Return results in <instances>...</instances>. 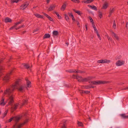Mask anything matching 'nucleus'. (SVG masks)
<instances>
[{
    "mask_svg": "<svg viewBox=\"0 0 128 128\" xmlns=\"http://www.w3.org/2000/svg\"><path fill=\"white\" fill-rule=\"evenodd\" d=\"M25 87L22 85H20L19 84L18 81H17L13 84L11 86L8 88L4 92V94L8 96L11 95L9 98L10 100L8 103L9 104L12 105L14 102L13 97L12 95V92L16 89H17L20 92H23L24 91Z\"/></svg>",
    "mask_w": 128,
    "mask_h": 128,
    "instance_id": "1",
    "label": "nucleus"
},
{
    "mask_svg": "<svg viewBox=\"0 0 128 128\" xmlns=\"http://www.w3.org/2000/svg\"><path fill=\"white\" fill-rule=\"evenodd\" d=\"M90 83H92L94 85H100L106 84L108 82L104 80H97L94 81H91L89 82Z\"/></svg>",
    "mask_w": 128,
    "mask_h": 128,
    "instance_id": "2",
    "label": "nucleus"
},
{
    "mask_svg": "<svg viewBox=\"0 0 128 128\" xmlns=\"http://www.w3.org/2000/svg\"><path fill=\"white\" fill-rule=\"evenodd\" d=\"M20 118H21L20 116H12L8 120V122H10L12 121V120H13L15 122H17L18 121Z\"/></svg>",
    "mask_w": 128,
    "mask_h": 128,
    "instance_id": "3",
    "label": "nucleus"
},
{
    "mask_svg": "<svg viewBox=\"0 0 128 128\" xmlns=\"http://www.w3.org/2000/svg\"><path fill=\"white\" fill-rule=\"evenodd\" d=\"M12 70H11V72L7 74L3 78V80L5 81L6 82H7L10 79V76L12 74Z\"/></svg>",
    "mask_w": 128,
    "mask_h": 128,
    "instance_id": "4",
    "label": "nucleus"
},
{
    "mask_svg": "<svg viewBox=\"0 0 128 128\" xmlns=\"http://www.w3.org/2000/svg\"><path fill=\"white\" fill-rule=\"evenodd\" d=\"M29 3L27 2H24L20 7V9L22 10H24L29 5Z\"/></svg>",
    "mask_w": 128,
    "mask_h": 128,
    "instance_id": "5",
    "label": "nucleus"
},
{
    "mask_svg": "<svg viewBox=\"0 0 128 128\" xmlns=\"http://www.w3.org/2000/svg\"><path fill=\"white\" fill-rule=\"evenodd\" d=\"M110 62L109 60L107 59L101 60L97 61V62L99 63H106Z\"/></svg>",
    "mask_w": 128,
    "mask_h": 128,
    "instance_id": "6",
    "label": "nucleus"
},
{
    "mask_svg": "<svg viewBox=\"0 0 128 128\" xmlns=\"http://www.w3.org/2000/svg\"><path fill=\"white\" fill-rule=\"evenodd\" d=\"M125 62L123 60H119L117 61L116 63V65L117 66H119L124 64Z\"/></svg>",
    "mask_w": 128,
    "mask_h": 128,
    "instance_id": "7",
    "label": "nucleus"
},
{
    "mask_svg": "<svg viewBox=\"0 0 128 128\" xmlns=\"http://www.w3.org/2000/svg\"><path fill=\"white\" fill-rule=\"evenodd\" d=\"M93 78L92 76H88L86 78H82L83 82H86L91 80Z\"/></svg>",
    "mask_w": 128,
    "mask_h": 128,
    "instance_id": "8",
    "label": "nucleus"
},
{
    "mask_svg": "<svg viewBox=\"0 0 128 128\" xmlns=\"http://www.w3.org/2000/svg\"><path fill=\"white\" fill-rule=\"evenodd\" d=\"M56 7V5L54 4H52L50 5L48 9V11H50L54 10Z\"/></svg>",
    "mask_w": 128,
    "mask_h": 128,
    "instance_id": "9",
    "label": "nucleus"
},
{
    "mask_svg": "<svg viewBox=\"0 0 128 128\" xmlns=\"http://www.w3.org/2000/svg\"><path fill=\"white\" fill-rule=\"evenodd\" d=\"M25 80L26 82L27 86L28 87H31V82L29 81L28 78H26Z\"/></svg>",
    "mask_w": 128,
    "mask_h": 128,
    "instance_id": "10",
    "label": "nucleus"
},
{
    "mask_svg": "<svg viewBox=\"0 0 128 128\" xmlns=\"http://www.w3.org/2000/svg\"><path fill=\"white\" fill-rule=\"evenodd\" d=\"M18 105V104H15L14 106H12L11 107V108L12 112H13L17 108Z\"/></svg>",
    "mask_w": 128,
    "mask_h": 128,
    "instance_id": "11",
    "label": "nucleus"
},
{
    "mask_svg": "<svg viewBox=\"0 0 128 128\" xmlns=\"http://www.w3.org/2000/svg\"><path fill=\"white\" fill-rule=\"evenodd\" d=\"M94 0H85L82 1V2H84L87 4H89L93 2Z\"/></svg>",
    "mask_w": 128,
    "mask_h": 128,
    "instance_id": "12",
    "label": "nucleus"
},
{
    "mask_svg": "<svg viewBox=\"0 0 128 128\" xmlns=\"http://www.w3.org/2000/svg\"><path fill=\"white\" fill-rule=\"evenodd\" d=\"M43 14H44V15L48 18L50 21H53L52 18L50 16H49L47 14H46L45 13H43Z\"/></svg>",
    "mask_w": 128,
    "mask_h": 128,
    "instance_id": "13",
    "label": "nucleus"
},
{
    "mask_svg": "<svg viewBox=\"0 0 128 128\" xmlns=\"http://www.w3.org/2000/svg\"><path fill=\"white\" fill-rule=\"evenodd\" d=\"M2 60H0V64L2 62ZM4 68L1 66L0 65V77L2 76V70H3Z\"/></svg>",
    "mask_w": 128,
    "mask_h": 128,
    "instance_id": "14",
    "label": "nucleus"
},
{
    "mask_svg": "<svg viewBox=\"0 0 128 128\" xmlns=\"http://www.w3.org/2000/svg\"><path fill=\"white\" fill-rule=\"evenodd\" d=\"M4 99L2 98L0 101V105L2 106H4L6 104V103L4 102Z\"/></svg>",
    "mask_w": 128,
    "mask_h": 128,
    "instance_id": "15",
    "label": "nucleus"
},
{
    "mask_svg": "<svg viewBox=\"0 0 128 128\" xmlns=\"http://www.w3.org/2000/svg\"><path fill=\"white\" fill-rule=\"evenodd\" d=\"M61 127V128H66V122H64L63 123L60 124Z\"/></svg>",
    "mask_w": 128,
    "mask_h": 128,
    "instance_id": "16",
    "label": "nucleus"
},
{
    "mask_svg": "<svg viewBox=\"0 0 128 128\" xmlns=\"http://www.w3.org/2000/svg\"><path fill=\"white\" fill-rule=\"evenodd\" d=\"M88 6L90 8H91L92 9L94 10H97V7L94 6H91L90 5H88Z\"/></svg>",
    "mask_w": 128,
    "mask_h": 128,
    "instance_id": "17",
    "label": "nucleus"
},
{
    "mask_svg": "<svg viewBox=\"0 0 128 128\" xmlns=\"http://www.w3.org/2000/svg\"><path fill=\"white\" fill-rule=\"evenodd\" d=\"M50 36L49 34H44L43 37L44 39L46 38H48L50 37Z\"/></svg>",
    "mask_w": 128,
    "mask_h": 128,
    "instance_id": "18",
    "label": "nucleus"
},
{
    "mask_svg": "<svg viewBox=\"0 0 128 128\" xmlns=\"http://www.w3.org/2000/svg\"><path fill=\"white\" fill-rule=\"evenodd\" d=\"M66 3L64 4L62 6L60 9L63 11H64L66 8Z\"/></svg>",
    "mask_w": 128,
    "mask_h": 128,
    "instance_id": "19",
    "label": "nucleus"
},
{
    "mask_svg": "<svg viewBox=\"0 0 128 128\" xmlns=\"http://www.w3.org/2000/svg\"><path fill=\"white\" fill-rule=\"evenodd\" d=\"M108 6V3L106 2L104 4L102 8L104 9H106L107 8Z\"/></svg>",
    "mask_w": 128,
    "mask_h": 128,
    "instance_id": "20",
    "label": "nucleus"
},
{
    "mask_svg": "<svg viewBox=\"0 0 128 128\" xmlns=\"http://www.w3.org/2000/svg\"><path fill=\"white\" fill-rule=\"evenodd\" d=\"M22 21H21L16 22L15 24L14 25V26L13 27H12V28H10V29H11L12 28H14L16 26L18 25L19 24H21L22 23Z\"/></svg>",
    "mask_w": 128,
    "mask_h": 128,
    "instance_id": "21",
    "label": "nucleus"
},
{
    "mask_svg": "<svg viewBox=\"0 0 128 128\" xmlns=\"http://www.w3.org/2000/svg\"><path fill=\"white\" fill-rule=\"evenodd\" d=\"M120 116L123 118H128V116L126 115L125 114H121Z\"/></svg>",
    "mask_w": 128,
    "mask_h": 128,
    "instance_id": "22",
    "label": "nucleus"
},
{
    "mask_svg": "<svg viewBox=\"0 0 128 128\" xmlns=\"http://www.w3.org/2000/svg\"><path fill=\"white\" fill-rule=\"evenodd\" d=\"M53 36H57L59 34L58 32L57 31L54 30L53 32Z\"/></svg>",
    "mask_w": 128,
    "mask_h": 128,
    "instance_id": "23",
    "label": "nucleus"
},
{
    "mask_svg": "<svg viewBox=\"0 0 128 128\" xmlns=\"http://www.w3.org/2000/svg\"><path fill=\"white\" fill-rule=\"evenodd\" d=\"M4 21L6 22H10L11 21V20L9 18L7 17L5 18Z\"/></svg>",
    "mask_w": 128,
    "mask_h": 128,
    "instance_id": "24",
    "label": "nucleus"
},
{
    "mask_svg": "<svg viewBox=\"0 0 128 128\" xmlns=\"http://www.w3.org/2000/svg\"><path fill=\"white\" fill-rule=\"evenodd\" d=\"M35 16L38 18H43V16L38 14H34Z\"/></svg>",
    "mask_w": 128,
    "mask_h": 128,
    "instance_id": "25",
    "label": "nucleus"
},
{
    "mask_svg": "<svg viewBox=\"0 0 128 128\" xmlns=\"http://www.w3.org/2000/svg\"><path fill=\"white\" fill-rule=\"evenodd\" d=\"M24 66L27 69L30 68V67L29 65L28 64H24Z\"/></svg>",
    "mask_w": 128,
    "mask_h": 128,
    "instance_id": "26",
    "label": "nucleus"
},
{
    "mask_svg": "<svg viewBox=\"0 0 128 128\" xmlns=\"http://www.w3.org/2000/svg\"><path fill=\"white\" fill-rule=\"evenodd\" d=\"M112 36H114L117 40H118L119 39L118 37V36L116 35V34L113 32H112Z\"/></svg>",
    "mask_w": 128,
    "mask_h": 128,
    "instance_id": "27",
    "label": "nucleus"
},
{
    "mask_svg": "<svg viewBox=\"0 0 128 128\" xmlns=\"http://www.w3.org/2000/svg\"><path fill=\"white\" fill-rule=\"evenodd\" d=\"M73 10L74 12L77 13L79 15H80L82 14V13L80 12V11L79 10H76L74 9H73Z\"/></svg>",
    "mask_w": 128,
    "mask_h": 128,
    "instance_id": "28",
    "label": "nucleus"
},
{
    "mask_svg": "<svg viewBox=\"0 0 128 128\" xmlns=\"http://www.w3.org/2000/svg\"><path fill=\"white\" fill-rule=\"evenodd\" d=\"M28 103V100H24L22 103V106H23L24 104H26Z\"/></svg>",
    "mask_w": 128,
    "mask_h": 128,
    "instance_id": "29",
    "label": "nucleus"
},
{
    "mask_svg": "<svg viewBox=\"0 0 128 128\" xmlns=\"http://www.w3.org/2000/svg\"><path fill=\"white\" fill-rule=\"evenodd\" d=\"M115 10V8H111L110 9L109 12L112 14Z\"/></svg>",
    "mask_w": 128,
    "mask_h": 128,
    "instance_id": "30",
    "label": "nucleus"
},
{
    "mask_svg": "<svg viewBox=\"0 0 128 128\" xmlns=\"http://www.w3.org/2000/svg\"><path fill=\"white\" fill-rule=\"evenodd\" d=\"M54 13L56 15H57L59 19H60L62 18L61 16L59 14L58 12H54Z\"/></svg>",
    "mask_w": 128,
    "mask_h": 128,
    "instance_id": "31",
    "label": "nucleus"
},
{
    "mask_svg": "<svg viewBox=\"0 0 128 128\" xmlns=\"http://www.w3.org/2000/svg\"><path fill=\"white\" fill-rule=\"evenodd\" d=\"M20 0H11V3L13 4L14 2L17 3Z\"/></svg>",
    "mask_w": 128,
    "mask_h": 128,
    "instance_id": "32",
    "label": "nucleus"
},
{
    "mask_svg": "<svg viewBox=\"0 0 128 128\" xmlns=\"http://www.w3.org/2000/svg\"><path fill=\"white\" fill-rule=\"evenodd\" d=\"M88 18L90 20V22L92 23V24H94V22H93V20L92 17L90 16H89L88 17Z\"/></svg>",
    "mask_w": 128,
    "mask_h": 128,
    "instance_id": "33",
    "label": "nucleus"
},
{
    "mask_svg": "<svg viewBox=\"0 0 128 128\" xmlns=\"http://www.w3.org/2000/svg\"><path fill=\"white\" fill-rule=\"evenodd\" d=\"M92 24V26H93V28H94V30L96 32H98V30L96 29V26L95 25H94V24Z\"/></svg>",
    "mask_w": 128,
    "mask_h": 128,
    "instance_id": "34",
    "label": "nucleus"
},
{
    "mask_svg": "<svg viewBox=\"0 0 128 128\" xmlns=\"http://www.w3.org/2000/svg\"><path fill=\"white\" fill-rule=\"evenodd\" d=\"M64 16H65V18L66 20L67 21H68L69 20V18L68 16L66 14H64Z\"/></svg>",
    "mask_w": 128,
    "mask_h": 128,
    "instance_id": "35",
    "label": "nucleus"
},
{
    "mask_svg": "<svg viewBox=\"0 0 128 128\" xmlns=\"http://www.w3.org/2000/svg\"><path fill=\"white\" fill-rule=\"evenodd\" d=\"M23 125L22 124H20L19 125H16V128H20Z\"/></svg>",
    "mask_w": 128,
    "mask_h": 128,
    "instance_id": "36",
    "label": "nucleus"
},
{
    "mask_svg": "<svg viewBox=\"0 0 128 128\" xmlns=\"http://www.w3.org/2000/svg\"><path fill=\"white\" fill-rule=\"evenodd\" d=\"M85 72H84L80 70H77L76 71V72L77 73H79L80 74H82L84 73Z\"/></svg>",
    "mask_w": 128,
    "mask_h": 128,
    "instance_id": "37",
    "label": "nucleus"
},
{
    "mask_svg": "<svg viewBox=\"0 0 128 128\" xmlns=\"http://www.w3.org/2000/svg\"><path fill=\"white\" fill-rule=\"evenodd\" d=\"M78 124L79 126H83V124L82 122H78Z\"/></svg>",
    "mask_w": 128,
    "mask_h": 128,
    "instance_id": "38",
    "label": "nucleus"
},
{
    "mask_svg": "<svg viewBox=\"0 0 128 128\" xmlns=\"http://www.w3.org/2000/svg\"><path fill=\"white\" fill-rule=\"evenodd\" d=\"M28 119H26L25 120L24 122L22 124H23V125H24L26 123H27L28 122Z\"/></svg>",
    "mask_w": 128,
    "mask_h": 128,
    "instance_id": "39",
    "label": "nucleus"
},
{
    "mask_svg": "<svg viewBox=\"0 0 128 128\" xmlns=\"http://www.w3.org/2000/svg\"><path fill=\"white\" fill-rule=\"evenodd\" d=\"M76 79H78L79 78H82V77L81 76H79L78 75H76Z\"/></svg>",
    "mask_w": 128,
    "mask_h": 128,
    "instance_id": "40",
    "label": "nucleus"
},
{
    "mask_svg": "<svg viewBox=\"0 0 128 128\" xmlns=\"http://www.w3.org/2000/svg\"><path fill=\"white\" fill-rule=\"evenodd\" d=\"M96 33L97 34V35L98 36V38H99L100 40H101V38L99 34L98 33V32H96Z\"/></svg>",
    "mask_w": 128,
    "mask_h": 128,
    "instance_id": "41",
    "label": "nucleus"
},
{
    "mask_svg": "<svg viewBox=\"0 0 128 128\" xmlns=\"http://www.w3.org/2000/svg\"><path fill=\"white\" fill-rule=\"evenodd\" d=\"M84 88L86 89L90 88V86L89 85H87V86H84Z\"/></svg>",
    "mask_w": 128,
    "mask_h": 128,
    "instance_id": "42",
    "label": "nucleus"
},
{
    "mask_svg": "<svg viewBox=\"0 0 128 128\" xmlns=\"http://www.w3.org/2000/svg\"><path fill=\"white\" fill-rule=\"evenodd\" d=\"M84 93L86 94H88L90 93V91L88 90H84Z\"/></svg>",
    "mask_w": 128,
    "mask_h": 128,
    "instance_id": "43",
    "label": "nucleus"
},
{
    "mask_svg": "<svg viewBox=\"0 0 128 128\" xmlns=\"http://www.w3.org/2000/svg\"><path fill=\"white\" fill-rule=\"evenodd\" d=\"M116 26V22L115 20H114L113 22V27L114 28H115Z\"/></svg>",
    "mask_w": 128,
    "mask_h": 128,
    "instance_id": "44",
    "label": "nucleus"
},
{
    "mask_svg": "<svg viewBox=\"0 0 128 128\" xmlns=\"http://www.w3.org/2000/svg\"><path fill=\"white\" fill-rule=\"evenodd\" d=\"M98 16H99V17L100 18H102V13L101 12H99Z\"/></svg>",
    "mask_w": 128,
    "mask_h": 128,
    "instance_id": "45",
    "label": "nucleus"
},
{
    "mask_svg": "<svg viewBox=\"0 0 128 128\" xmlns=\"http://www.w3.org/2000/svg\"><path fill=\"white\" fill-rule=\"evenodd\" d=\"M24 26V25H22L19 26L18 27L16 28V30H17L19 29V28H21L22 27Z\"/></svg>",
    "mask_w": 128,
    "mask_h": 128,
    "instance_id": "46",
    "label": "nucleus"
},
{
    "mask_svg": "<svg viewBox=\"0 0 128 128\" xmlns=\"http://www.w3.org/2000/svg\"><path fill=\"white\" fill-rule=\"evenodd\" d=\"M80 79H78V81L80 82H82V78H80Z\"/></svg>",
    "mask_w": 128,
    "mask_h": 128,
    "instance_id": "47",
    "label": "nucleus"
},
{
    "mask_svg": "<svg viewBox=\"0 0 128 128\" xmlns=\"http://www.w3.org/2000/svg\"><path fill=\"white\" fill-rule=\"evenodd\" d=\"M73 2H76L77 3H79L80 2V1L78 0H73Z\"/></svg>",
    "mask_w": 128,
    "mask_h": 128,
    "instance_id": "48",
    "label": "nucleus"
},
{
    "mask_svg": "<svg viewBox=\"0 0 128 128\" xmlns=\"http://www.w3.org/2000/svg\"><path fill=\"white\" fill-rule=\"evenodd\" d=\"M8 112L7 110H6L4 112V117L7 114V113Z\"/></svg>",
    "mask_w": 128,
    "mask_h": 128,
    "instance_id": "49",
    "label": "nucleus"
},
{
    "mask_svg": "<svg viewBox=\"0 0 128 128\" xmlns=\"http://www.w3.org/2000/svg\"><path fill=\"white\" fill-rule=\"evenodd\" d=\"M107 38H108V40H112V38L110 37L109 36H107Z\"/></svg>",
    "mask_w": 128,
    "mask_h": 128,
    "instance_id": "50",
    "label": "nucleus"
},
{
    "mask_svg": "<svg viewBox=\"0 0 128 128\" xmlns=\"http://www.w3.org/2000/svg\"><path fill=\"white\" fill-rule=\"evenodd\" d=\"M38 30H39L38 29V28H37L36 29H35L34 30L33 32H37V31H38Z\"/></svg>",
    "mask_w": 128,
    "mask_h": 128,
    "instance_id": "51",
    "label": "nucleus"
},
{
    "mask_svg": "<svg viewBox=\"0 0 128 128\" xmlns=\"http://www.w3.org/2000/svg\"><path fill=\"white\" fill-rule=\"evenodd\" d=\"M71 17L72 18V20L73 21H75V18H74V16L73 15H72Z\"/></svg>",
    "mask_w": 128,
    "mask_h": 128,
    "instance_id": "52",
    "label": "nucleus"
},
{
    "mask_svg": "<svg viewBox=\"0 0 128 128\" xmlns=\"http://www.w3.org/2000/svg\"><path fill=\"white\" fill-rule=\"evenodd\" d=\"M68 14L70 16H71V17L72 15H73V14L72 13H70L68 12Z\"/></svg>",
    "mask_w": 128,
    "mask_h": 128,
    "instance_id": "53",
    "label": "nucleus"
},
{
    "mask_svg": "<svg viewBox=\"0 0 128 128\" xmlns=\"http://www.w3.org/2000/svg\"><path fill=\"white\" fill-rule=\"evenodd\" d=\"M80 92L81 94H82L84 93V90H80Z\"/></svg>",
    "mask_w": 128,
    "mask_h": 128,
    "instance_id": "54",
    "label": "nucleus"
},
{
    "mask_svg": "<svg viewBox=\"0 0 128 128\" xmlns=\"http://www.w3.org/2000/svg\"><path fill=\"white\" fill-rule=\"evenodd\" d=\"M76 75H75L74 74H73L72 76V78L74 79H76Z\"/></svg>",
    "mask_w": 128,
    "mask_h": 128,
    "instance_id": "55",
    "label": "nucleus"
},
{
    "mask_svg": "<svg viewBox=\"0 0 128 128\" xmlns=\"http://www.w3.org/2000/svg\"><path fill=\"white\" fill-rule=\"evenodd\" d=\"M90 86V88H94V86H91V85H89Z\"/></svg>",
    "mask_w": 128,
    "mask_h": 128,
    "instance_id": "56",
    "label": "nucleus"
},
{
    "mask_svg": "<svg viewBox=\"0 0 128 128\" xmlns=\"http://www.w3.org/2000/svg\"><path fill=\"white\" fill-rule=\"evenodd\" d=\"M76 70H72V73L76 72Z\"/></svg>",
    "mask_w": 128,
    "mask_h": 128,
    "instance_id": "57",
    "label": "nucleus"
},
{
    "mask_svg": "<svg viewBox=\"0 0 128 128\" xmlns=\"http://www.w3.org/2000/svg\"><path fill=\"white\" fill-rule=\"evenodd\" d=\"M51 0H46V3L47 4H48L50 2V1Z\"/></svg>",
    "mask_w": 128,
    "mask_h": 128,
    "instance_id": "58",
    "label": "nucleus"
},
{
    "mask_svg": "<svg viewBox=\"0 0 128 128\" xmlns=\"http://www.w3.org/2000/svg\"><path fill=\"white\" fill-rule=\"evenodd\" d=\"M128 27V22H127L126 25V27L127 28Z\"/></svg>",
    "mask_w": 128,
    "mask_h": 128,
    "instance_id": "59",
    "label": "nucleus"
},
{
    "mask_svg": "<svg viewBox=\"0 0 128 128\" xmlns=\"http://www.w3.org/2000/svg\"><path fill=\"white\" fill-rule=\"evenodd\" d=\"M123 90H128V87L125 88L123 89Z\"/></svg>",
    "mask_w": 128,
    "mask_h": 128,
    "instance_id": "60",
    "label": "nucleus"
},
{
    "mask_svg": "<svg viewBox=\"0 0 128 128\" xmlns=\"http://www.w3.org/2000/svg\"><path fill=\"white\" fill-rule=\"evenodd\" d=\"M77 24L78 26H79L80 25V23L78 21H76Z\"/></svg>",
    "mask_w": 128,
    "mask_h": 128,
    "instance_id": "61",
    "label": "nucleus"
},
{
    "mask_svg": "<svg viewBox=\"0 0 128 128\" xmlns=\"http://www.w3.org/2000/svg\"><path fill=\"white\" fill-rule=\"evenodd\" d=\"M68 72H69L72 73V70H69L68 71Z\"/></svg>",
    "mask_w": 128,
    "mask_h": 128,
    "instance_id": "62",
    "label": "nucleus"
},
{
    "mask_svg": "<svg viewBox=\"0 0 128 128\" xmlns=\"http://www.w3.org/2000/svg\"><path fill=\"white\" fill-rule=\"evenodd\" d=\"M85 27H86V30H88V28H87V25H85Z\"/></svg>",
    "mask_w": 128,
    "mask_h": 128,
    "instance_id": "63",
    "label": "nucleus"
},
{
    "mask_svg": "<svg viewBox=\"0 0 128 128\" xmlns=\"http://www.w3.org/2000/svg\"><path fill=\"white\" fill-rule=\"evenodd\" d=\"M112 14H111V13H110L109 12V14L108 15V16L109 17H110L112 15Z\"/></svg>",
    "mask_w": 128,
    "mask_h": 128,
    "instance_id": "64",
    "label": "nucleus"
}]
</instances>
